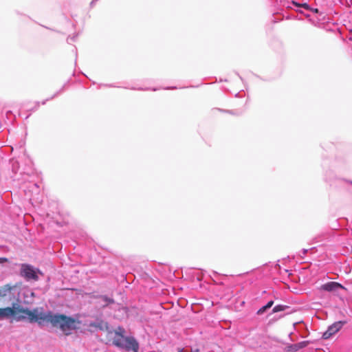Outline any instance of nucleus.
<instances>
[{"mask_svg":"<svg viewBox=\"0 0 352 352\" xmlns=\"http://www.w3.org/2000/svg\"><path fill=\"white\" fill-rule=\"evenodd\" d=\"M226 111L229 113H231V114H234L232 111Z\"/></svg>","mask_w":352,"mask_h":352,"instance_id":"f3484780","label":"nucleus"},{"mask_svg":"<svg viewBox=\"0 0 352 352\" xmlns=\"http://www.w3.org/2000/svg\"><path fill=\"white\" fill-rule=\"evenodd\" d=\"M212 275L211 276V277L212 278L213 280H214V282L217 283V280H215L214 279V278H216L217 276H219L218 273H217V272L212 271Z\"/></svg>","mask_w":352,"mask_h":352,"instance_id":"f8f14e48","label":"nucleus"},{"mask_svg":"<svg viewBox=\"0 0 352 352\" xmlns=\"http://www.w3.org/2000/svg\"><path fill=\"white\" fill-rule=\"evenodd\" d=\"M21 274L23 276L26 280H37L38 279V276L36 274L33 267L29 265L23 264L21 266Z\"/></svg>","mask_w":352,"mask_h":352,"instance_id":"20e7f679","label":"nucleus"},{"mask_svg":"<svg viewBox=\"0 0 352 352\" xmlns=\"http://www.w3.org/2000/svg\"><path fill=\"white\" fill-rule=\"evenodd\" d=\"M0 302L5 306L0 308V320L12 318L16 321L28 320L30 323L36 322L39 325L46 322L54 327L59 328L66 336L70 335L79 324L76 320L64 314L43 312V308L31 310L23 307L16 286L6 285L0 287Z\"/></svg>","mask_w":352,"mask_h":352,"instance_id":"f257e3e1","label":"nucleus"},{"mask_svg":"<svg viewBox=\"0 0 352 352\" xmlns=\"http://www.w3.org/2000/svg\"><path fill=\"white\" fill-rule=\"evenodd\" d=\"M100 298L104 302H105L106 305L112 304L114 302L113 299L109 298L106 296H102Z\"/></svg>","mask_w":352,"mask_h":352,"instance_id":"9d476101","label":"nucleus"},{"mask_svg":"<svg viewBox=\"0 0 352 352\" xmlns=\"http://www.w3.org/2000/svg\"><path fill=\"white\" fill-rule=\"evenodd\" d=\"M305 346H306L305 342H300L298 344H295L292 345V347L294 350L297 351L300 349L305 347Z\"/></svg>","mask_w":352,"mask_h":352,"instance_id":"1a4fd4ad","label":"nucleus"},{"mask_svg":"<svg viewBox=\"0 0 352 352\" xmlns=\"http://www.w3.org/2000/svg\"><path fill=\"white\" fill-rule=\"evenodd\" d=\"M340 289H344V290L346 289V288L344 286H343L342 284H340L338 282H333V281H331V282L324 283L319 287V289L320 291H325V292H336Z\"/></svg>","mask_w":352,"mask_h":352,"instance_id":"39448f33","label":"nucleus"},{"mask_svg":"<svg viewBox=\"0 0 352 352\" xmlns=\"http://www.w3.org/2000/svg\"><path fill=\"white\" fill-rule=\"evenodd\" d=\"M309 11H311V12H313L314 13H318V9H317V8H311V9L309 10Z\"/></svg>","mask_w":352,"mask_h":352,"instance_id":"2eb2a0df","label":"nucleus"},{"mask_svg":"<svg viewBox=\"0 0 352 352\" xmlns=\"http://www.w3.org/2000/svg\"><path fill=\"white\" fill-rule=\"evenodd\" d=\"M199 350L198 349H195V351H191V352H199Z\"/></svg>","mask_w":352,"mask_h":352,"instance_id":"a211bd4d","label":"nucleus"},{"mask_svg":"<svg viewBox=\"0 0 352 352\" xmlns=\"http://www.w3.org/2000/svg\"><path fill=\"white\" fill-rule=\"evenodd\" d=\"M289 308V306L285 305H277L274 306L272 309V314L277 313L279 311H283Z\"/></svg>","mask_w":352,"mask_h":352,"instance_id":"6e6552de","label":"nucleus"},{"mask_svg":"<svg viewBox=\"0 0 352 352\" xmlns=\"http://www.w3.org/2000/svg\"><path fill=\"white\" fill-rule=\"evenodd\" d=\"M292 4L295 6L296 11L300 12L301 13H302V12L301 10H300L299 8H303L305 10H309L311 9L310 6L308 3H297V2L294 1H293L292 2Z\"/></svg>","mask_w":352,"mask_h":352,"instance_id":"423d86ee","label":"nucleus"},{"mask_svg":"<svg viewBox=\"0 0 352 352\" xmlns=\"http://www.w3.org/2000/svg\"><path fill=\"white\" fill-rule=\"evenodd\" d=\"M346 321L345 320H340L335 322L331 325H330L327 330L323 333L322 338L329 339L332 336L335 335L337 332H338L342 327L346 324Z\"/></svg>","mask_w":352,"mask_h":352,"instance_id":"7ed1b4c3","label":"nucleus"},{"mask_svg":"<svg viewBox=\"0 0 352 352\" xmlns=\"http://www.w3.org/2000/svg\"><path fill=\"white\" fill-rule=\"evenodd\" d=\"M270 309L268 307H267V305H264L263 307H261L256 312V314L258 315H261L263 314L267 309Z\"/></svg>","mask_w":352,"mask_h":352,"instance_id":"9b49d317","label":"nucleus"},{"mask_svg":"<svg viewBox=\"0 0 352 352\" xmlns=\"http://www.w3.org/2000/svg\"><path fill=\"white\" fill-rule=\"evenodd\" d=\"M114 336L112 340L113 344L120 349L127 351H133L138 352L139 344L133 337H126L124 336L125 330L119 327L114 331Z\"/></svg>","mask_w":352,"mask_h":352,"instance_id":"f03ea898","label":"nucleus"},{"mask_svg":"<svg viewBox=\"0 0 352 352\" xmlns=\"http://www.w3.org/2000/svg\"><path fill=\"white\" fill-rule=\"evenodd\" d=\"M307 251H308V250H307V249H302V250H301V252H302V255H300V256H301L302 258H303V256L307 254Z\"/></svg>","mask_w":352,"mask_h":352,"instance_id":"4468645a","label":"nucleus"},{"mask_svg":"<svg viewBox=\"0 0 352 352\" xmlns=\"http://www.w3.org/2000/svg\"><path fill=\"white\" fill-rule=\"evenodd\" d=\"M344 181L345 182L349 183V184H351V185H352V180L344 179Z\"/></svg>","mask_w":352,"mask_h":352,"instance_id":"dca6fc26","label":"nucleus"},{"mask_svg":"<svg viewBox=\"0 0 352 352\" xmlns=\"http://www.w3.org/2000/svg\"><path fill=\"white\" fill-rule=\"evenodd\" d=\"M91 327H95L99 329L100 330H107L108 329V324L102 320H100L97 322H91L89 324Z\"/></svg>","mask_w":352,"mask_h":352,"instance_id":"0eeeda50","label":"nucleus"},{"mask_svg":"<svg viewBox=\"0 0 352 352\" xmlns=\"http://www.w3.org/2000/svg\"><path fill=\"white\" fill-rule=\"evenodd\" d=\"M274 305V301L273 300H270L269 302H267V303L266 304L267 307H268L269 308H271L272 307V305Z\"/></svg>","mask_w":352,"mask_h":352,"instance_id":"ddd939ff","label":"nucleus"},{"mask_svg":"<svg viewBox=\"0 0 352 352\" xmlns=\"http://www.w3.org/2000/svg\"><path fill=\"white\" fill-rule=\"evenodd\" d=\"M178 352H184L183 349H179Z\"/></svg>","mask_w":352,"mask_h":352,"instance_id":"6ab92c4d","label":"nucleus"}]
</instances>
